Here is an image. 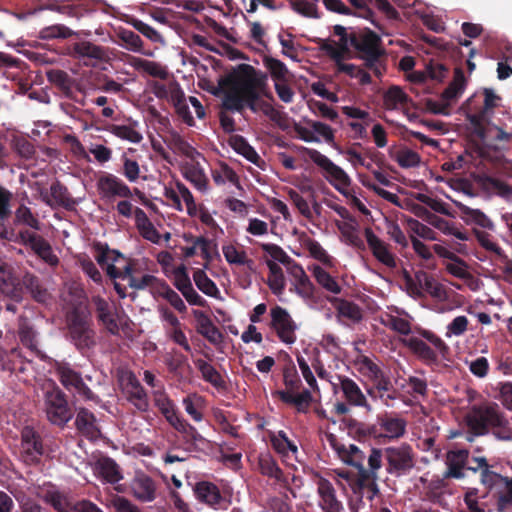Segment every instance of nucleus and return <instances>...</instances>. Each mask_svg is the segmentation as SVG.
<instances>
[{"mask_svg":"<svg viewBox=\"0 0 512 512\" xmlns=\"http://www.w3.org/2000/svg\"><path fill=\"white\" fill-rule=\"evenodd\" d=\"M221 87L226 109L239 111L248 106L253 112L274 116L275 109L271 103L260 97L262 81L252 66L240 65L222 81Z\"/></svg>","mask_w":512,"mask_h":512,"instance_id":"nucleus-1","label":"nucleus"},{"mask_svg":"<svg viewBox=\"0 0 512 512\" xmlns=\"http://www.w3.org/2000/svg\"><path fill=\"white\" fill-rule=\"evenodd\" d=\"M325 442L335 451L342 462L358 469L357 482L352 487L354 492L357 493L361 489L366 488L372 492V494H375L377 492V473L382 466L381 450H371L368 456L369 468L365 469L363 466L364 455L357 446L353 444L346 446L331 433L325 435Z\"/></svg>","mask_w":512,"mask_h":512,"instance_id":"nucleus-2","label":"nucleus"},{"mask_svg":"<svg viewBox=\"0 0 512 512\" xmlns=\"http://www.w3.org/2000/svg\"><path fill=\"white\" fill-rule=\"evenodd\" d=\"M306 155L320 168L325 180L346 198L347 203L352 208L358 210L363 215L367 216L370 214L368 207L352 187L351 177L343 168L316 149H306Z\"/></svg>","mask_w":512,"mask_h":512,"instance_id":"nucleus-3","label":"nucleus"},{"mask_svg":"<svg viewBox=\"0 0 512 512\" xmlns=\"http://www.w3.org/2000/svg\"><path fill=\"white\" fill-rule=\"evenodd\" d=\"M95 259L97 263L104 269L108 276L113 279L127 280L130 287L143 290L151 289L157 277L145 274L142 277L134 275V261L126 258L119 252L105 248L101 245L96 247Z\"/></svg>","mask_w":512,"mask_h":512,"instance_id":"nucleus-4","label":"nucleus"},{"mask_svg":"<svg viewBox=\"0 0 512 512\" xmlns=\"http://www.w3.org/2000/svg\"><path fill=\"white\" fill-rule=\"evenodd\" d=\"M164 197L169 206L182 212L183 203L186 206L187 214L196 217L200 222L208 227L213 235L223 234V229L214 219L213 213L204 205H197L191 191L180 181L171 182L164 187Z\"/></svg>","mask_w":512,"mask_h":512,"instance_id":"nucleus-5","label":"nucleus"},{"mask_svg":"<svg viewBox=\"0 0 512 512\" xmlns=\"http://www.w3.org/2000/svg\"><path fill=\"white\" fill-rule=\"evenodd\" d=\"M66 316L68 335L74 345L80 349H89L95 344V332L91 328L85 297L77 291L75 302Z\"/></svg>","mask_w":512,"mask_h":512,"instance_id":"nucleus-6","label":"nucleus"},{"mask_svg":"<svg viewBox=\"0 0 512 512\" xmlns=\"http://www.w3.org/2000/svg\"><path fill=\"white\" fill-rule=\"evenodd\" d=\"M152 397L154 405L175 430L181 433L186 439L195 442L202 440L196 428L179 415L175 403L165 392L164 386H159V389L153 390Z\"/></svg>","mask_w":512,"mask_h":512,"instance_id":"nucleus-7","label":"nucleus"},{"mask_svg":"<svg viewBox=\"0 0 512 512\" xmlns=\"http://www.w3.org/2000/svg\"><path fill=\"white\" fill-rule=\"evenodd\" d=\"M465 422L473 435H483L490 428L502 427L505 419L494 403L473 406L465 416Z\"/></svg>","mask_w":512,"mask_h":512,"instance_id":"nucleus-8","label":"nucleus"},{"mask_svg":"<svg viewBox=\"0 0 512 512\" xmlns=\"http://www.w3.org/2000/svg\"><path fill=\"white\" fill-rule=\"evenodd\" d=\"M44 404L47 418L55 425H64L73 416L65 394L53 382L47 385Z\"/></svg>","mask_w":512,"mask_h":512,"instance_id":"nucleus-9","label":"nucleus"},{"mask_svg":"<svg viewBox=\"0 0 512 512\" xmlns=\"http://www.w3.org/2000/svg\"><path fill=\"white\" fill-rule=\"evenodd\" d=\"M467 119L489 148L505 150L507 145L512 141V132H507L500 126L492 124L486 129H483L481 115L468 113Z\"/></svg>","mask_w":512,"mask_h":512,"instance_id":"nucleus-10","label":"nucleus"},{"mask_svg":"<svg viewBox=\"0 0 512 512\" xmlns=\"http://www.w3.org/2000/svg\"><path fill=\"white\" fill-rule=\"evenodd\" d=\"M269 327L282 343L293 345L296 342L298 326L285 308L276 305L270 309Z\"/></svg>","mask_w":512,"mask_h":512,"instance_id":"nucleus-11","label":"nucleus"},{"mask_svg":"<svg viewBox=\"0 0 512 512\" xmlns=\"http://www.w3.org/2000/svg\"><path fill=\"white\" fill-rule=\"evenodd\" d=\"M96 190L100 199L112 201L116 198L130 199L133 192L119 177L112 173L102 172L96 180Z\"/></svg>","mask_w":512,"mask_h":512,"instance_id":"nucleus-12","label":"nucleus"},{"mask_svg":"<svg viewBox=\"0 0 512 512\" xmlns=\"http://www.w3.org/2000/svg\"><path fill=\"white\" fill-rule=\"evenodd\" d=\"M384 455L387 461V471L391 474H403L414 466V454L408 444L388 447L384 450Z\"/></svg>","mask_w":512,"mask_h":512,"instance_id":"nucleus-13","label":"nucleus"},{"mask_svg":"<svg viewBox=\"0 0 512 512\" xmlns=\"http://www.w3.org/2000/svg\"><path fill=\"white\" fill-rule=\"evenodd\" d=\"M119 382L127 400L137 410L141 412L147 411L149 408L148 397L136 376L128 371L122 372Z\"/></svg>","mask_w":512,"mask_h":512,"instance_id":"nucleus-14","label":"nucleus"},{"mask_svg":"<svg viewBox=\"0 0 512 512\" xmlns=\"http://www.w3.org/2000/svg\"><path fill=\"white\" fill-rule=\"evenodd\" d=\"M43 453V444L39 434L31 427H24L21 431V459L28 465L36 464L40 461Z\"/></svg>","mask_w":512,"mask_h":512,"instance_id":"nucleus-15","label":"nucleus"},{"mask_svg":"<svg viewBox=\"0 0 512 512\" xmlns=\"http://www.w3.org/2000/svg\"><path fill=\"white\" fill-rule=\"evenodd\" d=\"M130 494L139 502H153L158 495V486L156 481L142 471L135 473L129 484Z\"/></svg>","mask_w":512,"mask_h":512,"instance_id":"nucleus-16","label":"nucleus"},{"mask_svg":"<svg viewBox=\"0 0 512 512\" xmlns=\"http://www.w3.org/2000/svg\"><path fill=\"white\" fill-rule=\"evenodd\" d=\"M364 237L369 250L378 262L388 268L396 267V256L388 243L378 237L370 227L364 229Z\"/></svg>","mask_w":512,"mask_h":512,"instance_id":"nucleus-17","label":"nucleus"},{"mask_svg":"<svg viewBox=\"0 0 512 512\" xmlns=\"http://www.w3.org/2000/svg\"><path fill=\"white\" fill-rule=\"evenodd\" d=\"M57 375L62 385L74 394L80 397L93 400L94 395L85 385L81 375L67 365L61 364L57 367Z\"/></svg>","mask_w":512,"mask_h":512,"instance_id":"nucleus-18","label":"nucleus"},{"mask_svg":"<svg viewBox=\"0 0 512 512\" xmlns=\"http://www.w3.org/2000/svg\"><path fill=\"white\" fill-rule=\"evenodd\" d=\"M332 385L334 392H337L338 390L342 392L343 397L348 404L357 407H364L368 411L371 410V406L369 405L366 396L354 380L346 376H337V382H332Z\"/></svg>","mask_w":512,"mask_h":512,"instance_id":"nucleus-19","label":"nucleus"},{"mask_svg":"<svg viewBox=\"0 0 512 512\" xmlns=\"http://www.w3.org/2000/svg\"><path fill=\"white\" fill-rule=\"evenodd\" d=\"M201 160L205 161L204 157L195 158L193 160H184L180 164V171L182 176L189 181L195 189L202 193L209 190V180L206 176Z\"/></svg>","mask_w":512,"mask_h":512,"instance_id":"nucleus-20","label":"nucleus"},{"mask_svg":"<svg viewBox=\"0 0 512 512\" xmlns=\"http://www.w3.org/2000/svg\"><path fill=\"white\" fill-rule=\"evenodd\" d=\"M317 496L318 506L322 512H345L332 483L323 477L317 481Z\"/></svg>","mask_w":512,"mask_h":512,"instance_id":"nucleus-21","label":"nucleus"},{"mask_svg":"<svg viewBox=\"0 0 512 512\" xmlns=\"http://www.w3.org/2000/svg\"><path fill=\"white\" fill-rule=\"evenodd\" d=\"M406 421L400 417L384 415L379 417L374 427V434L378 438L389 440L398 439L405 434Z\"/></svg>","mask_w":512,"mask_h":512,"instance_id":"nucleus-22","label":"nucleus"},{"mask_svg":"<svg viewBox=\"0 0 512 512\" xmlns=\"http://www.w3.org/2000/svg\"><path fill=\"white\" fill-rule=\"evenodd\" d=\"M349 40L350 45L359 50L365 60L369 58H379L382 54L380 48V39L375 33L371 31L362 32L357 36H353Z\"/></svg>","mask_w":512,"mask_h":512,"instance_id":"nucleus-23","label":"nucleus"},{"mask_svg":"<svg viewBox=\"0 0 512 512\" xmlns=\"http://www.w3.org/2000/svg\"><path fill=\"white\" fill-rule=\"evenodd\" d=\"M128 63L134 70L143 76L166 80L170 75L168 67L160 62L140 57H130Z\"/></svg>","mask_w":512,"mask_h":512,"instance_id":"nucleus-24","label":"nucleus"},{"mask_svg":"<svg viewBox=\"0 0 512 512\" xmlns=\"http://www.w3.org/2000/svg\"><path fill=\"white\" fill-rule=\"evenodd\" d=\"M192 315L196 320L197 332L206 338L213 345H220L223 342V335L213 324L209 315L198 309L192 310Z\"/></svg>","mask_w":512,"mask_h":512,"instance_id":"nucleus-25","label":"nucleus"},{"mask_svg":"<svg viewBox=\"0 0 512 512\" xmlns=\"http://www.w3.org/2000/svg\"><path fill=\"white\" fill-rule=\"evenodd\" d=\"M379 322L400 335L407 336L412 330L409 316L404 311L398 309L381 313L379 315Z\"/></svg>","mask_w":512,"mask_h":512,"instance_id":"nucleus-26","label":"nucleus"},{"mask_svg":"<svg viewBox=\"0 0 512 512\" xmlns=\"http://www.w3.org/2000/svg\"><path fill=\"white\" fill-rule=\"evenodd\" d=\"M335 225L340 233L341 242L359 251L366 249L359 226L354 220L336 221Z\"/></svg>","mask_w":512,"mask_h":512,"instance_id":"nucleus-27","label":"nucleus"},{"mask_svg":"<svg viewBox=\"0 0 512 512\" xmlns=\"http://www.w3.org/2000/svg\"><path fill=\"white\" fill-rule=\"evenodd\" d=\"M299 240L301 246L309 253L310 257L320 262L326 268L335 267V259L329 255L317 240L309 237L305 233L301 234Z\"/></svg>","mask_w":512,"mask_h":512,"instance_id":"nucleus-28","label":"nucleus"},{"mask_svg":"<svg viewBox=\"0 0 512 512\" xmlns=\"http://www.w3.org/2000/svg\"><path fill=\"white\" fill-rule=\"evenodd\" d=\"M286 269L293 278L295 292L303 298H310L313 294L314 286L303 267L293 261Z\"/></svg>","mask_w":512,"mask_h":512,"instance_id":"nucleus-29","label":"nucleus"},{"mask_svg":"<svg viewBox=\"0 0 512 512\" xmlns=\"http://www.w3.org/2000/svg\"><path fill=\"white\" fill-rule=\"evenodd\" d=\"M388 154L401 168L409 169L420 165V155L406 146L393 145L389 147Z\"/></svg>","mask_w":512,"mask_h":512,"instance_id":"nucleus-30","label":"nucleus"},{"mask_svg":"<svg viewBox=\"0 0 512 512\" xmlns=\"http://www.w3.org/2000/svg\"><path fill=\"white\" fill-rule=\"evenodd\" d=\"M94 471L98 477L111 484H115L123 478L118 464L108 457L99 458L95 462Z\"/></svg>","mask_w":512,"mask_h":512,"instance_id":"nucleus-31","label":"nucleus"},{"mask_svg":"<svg viewBox=\"0 0 512 512\" xmlns=\"http://www.w3.org/2000/svg\"><path fill=\"white\" fill-rule=\"evenodd\" d=\"M76 426L81 434L91 440L100 436V427L94 415L87 409H79L76 416Z\"/></svg>","mask_w":512,"mask_h":512,"instance_id":"nucleus-32","label":"nucleus"},{"mask_svg":"<svg viewBox=\"0 0 512 512\" xmlns=\"http://www.w3.org/2000/svg\"><path fill=\"white\" fill-rule=\"evenodd\" d=\"M410 101V97L399 86H391L383 94V107L386 110H404Z\"/></svg>","mask_w":512,"mask_h":512,"instance_id":"nucleus-33","label":"nucleus"},{"mask_svg":"<svg viewBox=\"0 0 512 512\" xmlns=\"http://www.w3.org/2000/svg\"><path fill=\"white\" fill-rule=\"evenodd\" d=\"M221 249L226 262L231 266H249L252 263L245 248L240 244L226 242Z\"/></svg>","mask_w":512,"mask_h":512,"instance_id":"nucleus-34","label":"nucleus"},{"mask_svg":"<svg viewBox=\"0 0 512 512\" xmlns=\"http://www.w3.org/2000/svg\"><path fill=\"white\" fill-rule=\"evenodd\" d=\"M309 127L311 131L304 130L301 134L302 139L305 141L319 142L324 140L325 142L330 143L334 140V130L329 125L319 121H310Z\"/></svg>","mask_w":512,"mask_h":512,"instance_id":"nucleus-35","label":"nucleus"},{"mask_svg":"<svg viewBox=\"0 0 512 512\" xmlns=\"http://www.w3.org/2000/svg\"><path fill=\"white\" fill-rule=\"evenodd\" d=\"M476 466H470L473 471L481 470V482L489 489L497 490L505 477L489 469L486 459L483 457L474 458Z\"/></svg>","mask_w":512,"mask_h":512,"instance_id":"nucleus-36","label":"nucleus"},{"mask_svg":"<svg viewBox=\"0 0 512 512\" xmlns=\"http://www.w3.org/2000/svg\"><path fill=\"white\" fill-rule=\"evenodd\" d=\"M308 269L312 273L318 285H320L323 289L335 295L341 293L342 289L340 284L323 267L318 264H313L310 265Z\"/></svg>","mask_w":512,"mask_h":512,"instance_id":"nucleus-37","label":"nucleus"},{"mask_svg":"<svg viewBox=\"0 0 512 512\" xmlns=\"http://www.w3.org/2000/svg\"><path fill=\"white\" fill-rule=\"evenodd\" d=\"M135 226L139 232V234L147 241H150L153 244H160L162 240V236L157 231L153 223L150 221L148 216L144 211L137 212V220L135 221Z\"/></svg>","mask_w":512,"mask_h":512,"instance_id":"nucleus-38","label":"nucleus"},{"mask_svg":"<svg viewBox=\"0 0 512 512\" xmlns=\"http://www.w3.org/2000/svg\"><path fill=\"white\" fill-rule=\"evenodd\" d=\"M454 204L461 212L462 220L467 224H476L483 228H492L491 220L479 209L468 207L459 201H454Z\"/></svg>","mask_w":512,"mask_h":512,"instance_id":"nucleus-39","label":"nucleus"},{"mask_svg":"<svg viewBox=\"0 0 512 512\" xmlns=\"http://www.w3.org/2000/svg\"><path fill=\"white\" fill-rule=\"evenodd\" d=\"M44 501L57 512H73L76 503L68 494L59 490H48L44 495Z\"/></svg>","mask_w":512,"mask_h":512,"instance_id":"nucleus-40","label":"nucleus"},{"mask_svg":"<svg viewBox=\"0 0 512 512\" xmlns=\"http://www.w3.org/2000/svg\"><path fill=\"white\" fill-rule=\"evenodd\" d=\"M185 412L196 422H201L204 418V409L206 401L203 396L197 393L188 394L182 400Z\"/></svg>","mask_w":512,"mask_h":512,"instance_id":"nucleus-41","label":"nucleus"},{"mask_svg":"<svg viewBox=\"0 0 512 512\" xmlns=\"http://www.w3.org/2000/svg\"><path fill=\"white\" fill-rule=\"evenodd\" d=\"M417 280L421 288L434 299L438 301H444L447 299L448 294L445 286L432 276H429L426 273H420L417 275Z\"/></svg>","mask_w":512,"mask_h":512,"instance_id":"nucleus-42","label":"nucleus"},{"mask_svg":"<svg viewBox=\"0 0 512 512\" xmlns=\"http://www.w3.org/2000/svg\"><path fill=\"white\" fill-rule=\"evenodd\" d=\"M231 146L235 152L245 157L248 161L255 164L260 169L265 168V161L259 156L255 149L249 145L242 137L231 139Z\"/></svg>","mask_w":512,"mask_h":512,"instance_id":"nucleus-43","label":"nucleus"},{"mask_svg":"<svg viewBox=\"0 0 512 512\" xmlns=\"http://www.w3.org/2000/svg\"><path fill=\"white\" fill-rule=\"evenodd\" d=\"M468 460V451L461 449L456 451H450L447 454V466L448 470L446 476L461 478L463 477L462 469Z\"/></svg>","mask_w":512,"mask_h":512,"instance_id":"nucleus-44","label":"nucleus"},{"mask_svg":"<svg viewBox=\"0 0 512 512\" xmlns=\"http://www.w3.org/2000/svg\"><path fill=\"white\" fill-rule=\"evenodd\" d=\"M195 493L197 498L206 504L215 507L222 501L221 494L216 485L210 482H199L196 484Z\"/></svg>","mask_w":512,"mask_h":512,"instance_id":"nucleus-45","label":"nucleus"},{"mask_svg":"<svg viewBox=\"0 0 512 512\" xmlns=\"http://www.w3.org/2000/svg\"><path fill=\"white\" fill-rule=\"evenodd\" d=\"M466 86V79L461 69H456L454 77L449 86L442 93V101L454 102L463 93Z\"/></svg>","mask_w":512,"mask_h":512,"instance_id":"nucleus-46","label":"nucleus"},{"mask_svg":"<svg viewBox=\"0 0 512 512\" xmlns=\"http://www.w3.org/2000/svg\"><path fill=\"white\" fill-rule=\"evenodd\" d=\"M212 178L217 185L230 183L237 188H241L239 176L224 162H220L218 166L212 170Z\"/></svg>","mask_w":512,"mask_h":512,"instance_id":"nucleus-47","label":"nucleus"},{"mask_svg":"<svg viewBox=\"0 0 512 512\" xmlns=\"http://www.w3.org/2000/svg\"><path fill=\"white\" fill-rule=\"evenodd\" d=\"M265 67L270 72L274 84L279 82H292L293 75L290 73L286 65L278 59L266 58L264 60Z\"/></svg>","mask_w":512,"mask_h":512,"instance_id":"nucleus-48","label":"nucleus"},{"mask_svg":"<svg viewBox=\"0 0 512 512\" xmlns=\"http://www.w3.org/2000/svg\"><path fill=\"white\" fill-rule=\"evenodd\" d=\"M73 51L79 58L105 60L108 57L104 48L87 41L76 43Z\"/></svg>","mask_w":512,"mask_h":512,"instance_id":"nucleus-49","label":"nucleus"},{"mask_svg":"<svg viewBox=\"0 0 512 512\" xmlns=\"http://www.w3.org/2000/svg\"><path fill=\"white\" fill-rule=\"evenodd\" d=\"M426 221L445 235H453L461 241L468 240V236L465 232L460 231L452 223L448 222L444 218H441L435 214H428Z\"/></svg>","mask_w":512,"mask_h":512,"instance_id":"nucleus-50","label":"nucleus"},{"mask_svg":"<svg viewBox=\"0 0 512 512\" xmlns=\"http://www.w3.org/2000/svg\"><path fill=\"white\" fill-rule=\"evenodd\" d=\"M259 248L263 251L264 261L272 259L274 262L281 263L286 268L294 261L283 249L274 243H261Z\"/></svg>","mask_w":512,"mask_h":512,"instance_id":"nucleus-51","label":"nucleus"},{"mask_svg":"<svg viewBox=\"0 0 512 512\" xmlns=\"http://www.w3.org/2000/svg\"><path fill=\"white\" fill-rule=\"evenodd\" d=\"M107 131L121 140L135 144L140 143L143 139L142 134L136 130L134 125L111 124L107 127Z\"/></svg>","mask_w":512,"mask_h":512,"instance_id":"nucleus-52","label":"nucleus"},{"mask_svg":"<svg viewBox=\"0 0 512 512\" xmlns=\"http://www.w3.org/2000/svg\"><path fill=\"white\" fill-rule=\"evenodd\" d=\"M193 280L197 288L213 298H220V291L216 284L207 276L206 272L202 269H197L193 273Z\"/></svg>","mask_w":512,"mask_h":512,"instance_id":"nucleus-53","label":"nucleus"},{"mask_svg":"<svg viewBox=\"0 0 512 512\" xmlns=\"http://www.w3.org/2000/svg\"><path fill=\"white\" fill-rule=\"evenodd\" d=\"M119 39L123 42L124 47L132 52H139L145 56L152 57L154 53L152 51L143 50V41L140 36L131 30H121L118 33Z\"/></svg>","mask_w":512,"mask_h":512,"instance_id":"nucleus-54","label":"nucleus"},{"mask_svg":"<svg viewBox=\"0 0 512 512\" xmlns=\"http://www.w3.org/2000/svg\"><path fill=\"white\" fill-rule=\"evenodd\" d=\"M495 493L499 512H508L512 507V478L505 477Z\"/></svg>","mask_w":512,"mask_h":512,"instance_id":"nucleus-55","label":"nucleus"},{"mask_svg":"<svg viewBox=\"0 0 512 512\" xmlns=\"http://www.w3.org/2000/svg\"><path fill=\"white\" fill-rule=\"evenodd\" d=\"M19 337L23 345L31 350H37L38 334L27 319L23 317L19 319Z\"/></svg>","mask_w":512,"mask_h":512,"instance_id":"nucleus-56","label":"nucleus"},{"mask_svg":"<svg viewBox=\"0 0 512 512\" xmlns=\"http://www.w3.org/2000/svg\"><path fill=\"white\" fill-rule=\"evenodd\" d=\"M335 303L338 317L353 323L359 322L362 319V311L356 304L340 299H337Z\"/></svg>","mask_w":512,"mask_h":512,"instance_id":"nucleus-57","label":"nucleus"},{"mask_svg":"<svg viewBox=\"0 0 512 512\" xmlns=\"http://www.w3.org/2000/svg\"><path fill=\"white\" fill-rule=\"evenodd\" d=\"M355 368L363 376L371 380H379L381 378V370L367 356L359 355L354 361Z\"/></svg>","mask_w":512,"mask_h":512,"instance_id":"nucleus-58","label":"nucleus"},{"mask_svg":"<svg viewBox=\"0 0 512 512\" xmlns=\"http://www.w3.org/2000/svg\"><path fill=\"white\" fill-rule=\"evenodd\" d=\"M403 343L424 360L433 361L436 359L435 352L423 340L417 337L404 339Z\"/></svg>","mask_w":512,"mask_h":512,"instance_id":"nucleus-59","label":"nucleus"},{"mask_svg":"<svg viewBox=\"0 0 512 512\" xmlns=\"http://www.w3.org/2000/svg\"><path fill=\"white\" fill-rule=\"evenodd\" d=\"M337 72L346 74L347 76L354 78L361 85H367L371 83V76L368 72L362 68L346 62H339V68Z\"/></svg>","mask_w":512,"mask_h":512,"instance_id":"nucleus-60","label":"nucleus"},{"mask_svg":"<svg viewBox=\"0 0 512 512\" xmlns=\"http://www.w3.org/2000/svg\"><path fill=\"white\" fill-rule=\"evenodd\" d=\"M195 366L201 372L202 378L212 384L214 387H221L223 379L218 371L208 362L202 359L195 361Z\"/></svg>","mask_w":512,"mask_h":512,"instance_id":"nucleus-61","label":"nucleus"},{"mask_svg":"<svg viewBox=\"0 0 512 512\" xmlns=\"http://www.w3.org/2000/svg\"><path fill=\"white\" fill-rule=\"evenodd\" d=\"M171 147L175 153L185 156L186 160L202 158V155L180 136L172 138Z\"/></svg>","mask_w":512,"mask_h":512,"instance_id":"nucleus-62","label":"nucleus"},{"mask_svg":"<svg viewBox=\"0 0 512 512\" xmlns=\"http://www.w3.org/2000/svg\"><path fill=\"white\" fill-rule=\"evenodd\" d=\"M270 225L258 217H248L245 232L253 237L262 238L269 234Z\"/></svg>","mask_w":512,"mask_h":512,"instance_id":"nucleus-63","label":"nucleus"},{"mask_svg":"<svg viewBox=\"0 0 512 512\" xmlns=\"http://www.w3.org/2000/svg\"><path fill=\"white\" fill-rule=\"evenodd\" d=\"M25 286L29 290L32 297L40 302L46 303L50 299V294L46 288H44L39 280L33 276H27L25 278Z\"/></svg>","mask_w":512,"mask_h":512,"instance_id":"nucleus-64","label":"nucleus"}]
</instances>
